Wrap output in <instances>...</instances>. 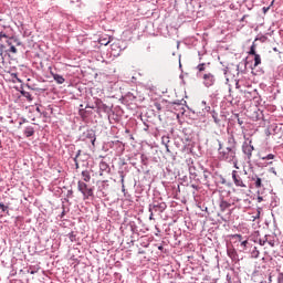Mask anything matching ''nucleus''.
Masks as SVG:
<instances>
[{
  "label": "nucleus",
  "instance_id": "cd10ccee",
  "mask_svg": "<svg viewBox=\"0 0 283 283\" xmlns=\"http://www.w3.org/2000/svg\"><path fill=\"white\" fill-rule=\"evenodd\" d=\"M0 209H1L2 211H6V205L0 203Z\"/></svg>",
  "mask_w": 283,
  "mask_h": 283
},
{
  "label": "nucleus",
  "instance_id": "423d86ee",
  "mask_svg": "<svg viewBox=\"0 0 283 283\" xmlns=\"http://www.w3.org/2000/svg\"><path fill=\"white\" fill-rule=\"evenodd\" d=\"M166 209H167V203L159 202V203H154L153 207L149 209V211L163 213Z\"/></svg>",
  "mask_w": 283,
  "mask_h": 283
},
{
  "label": "nucleus",
  "instance_id": "72a5a7b5",
  "mask_svg": "<svg viewBox=\"0 0 283 283\" xmlns=\"http://www.w3.org/2000/svg\"><path fill=\"white\" fill-rule=\"evenodd\" d=\"M237 87H239V86H238V83H237Z\"/></svg>",
  "mask_w": 283,
  "mask_h": 283
},
{
  "label": "nucleus",
  "instance_id": "2eb2a0df",
  "mask_svg": "<svg viewBox=\"0 0 283 283\" xmlns=\"http://www.w3.org/2000/svg\"><path fill=\"white\" fill-rule=\"evenodd\" d=\"M87 138H91V143L94 146V143H96V137L94 136V132H88Z\"/></svg>",
  "mask_w": 283,
  "mask_h": 283
},
{
  "label": "nucleus",
  "instance_id": "f8f14e48",
  "mask_svg": "<svg viewBox=\"0 0 283 283\" xmlns=\"http://www.w3.org/2000/svg\"><path fill=\"white\" fill-rule=\"evenodd\" d=\"M229 207H231V203L227 202V201H221L220 202V210L224 211L226 209H229Z\"/></svg>",
  "mask_w": 283,
  "mask_h": 283
},
{
  "label": "nucleus",
  "instance_id": "b1692460",
  "mask_svg": "<svg viewBox=\"0 0 283 283\" xmlns=\"http://www.w3.org/2000/svg\"><path fill=\"white\" fill-rule=\"evenodd\" d=\"M28 273H30L31 275H34V273H36V270H32V268H30V269L28 270Z\"/></svg>",
  "mask_w": 283,
  "mask_h": 283
},
{
  "label": "nucleus",
  "instance_id": "f3484780",
  "mask_svg": "<svg viewBox=\"0 0 283 283\" xmlns=\"http://www.w3.org/2000/svg\"><path fill=\"white\" fill-rule=\"evenodd\" d=\"M249 54H250L251 56L258 55V53L255 52V44H252V45H251L250 51H249Z\"/></svg>",
  "mask_w": 283,
  "mask_h": 283
},
{
  "label": "nucleus",
  "instance_id": "f03ea898",
  "mask_svg": "<svg viewBox=\"0 0 283 283\" xmlns=\"http://www.w3.org/2000/svg\"><path fill=\"white\" fill-rule=\"evenodd\" d=\"M77 189L84 196V200H87V198L94 196V189L90 188L84 181L77 182Z\"/></svg>",
  "mask_w": 283,
  "mask_h": 283
},
{
  "label": "nucleus",
  "instance_id": "dca6fc26",
  "mask_svg": "<svg viewBox=\"0 0 283 283\" xmlns=\"http://www.w3.org/2000/svg\"><path fill=\"white\" fill-rule=\"evenodd\" d=\"M21 94H22V96H24V98H27L28 101H32V94H30V92L22 91Z\"/></svg>",
  "mask_w": 283,
  "mask_h": 283
},
{
  "label": "nucleus",
  "instance_id": "6e6552de",
  "mask_svg": "<svg viewBox=\"0 0 283 283\" xmlns=\"http://www.w3.org/2000/svg\"><path fill=\"white\" fill-rule=\"evenodd\" d=\"M52 76L57 85H63V83H65V77H63V75L52 73Z\"/></svg>",
  "mask_w": 283,
  "mask_h": 283
},
{
  "label": "nucleus",
  "instance_id": "2f4dec72",
  "mask_svg": "<svg viewBox=\"0 0 283 283\" xmlns=\"http://www.w3.org/2000/svg\"><path fill=\"white\" fill-rule=\"evenodd\" d=\"M239 125H242V122L239 119Z\"/></svg>",
  "mask_w": 283,
  "mask_h": 283
},
{
  "label": "nucleus",
  "instance_id": "f257e3e1",
  "mask_svg": "<svg viewBox=\"0 0 283 283\" xmlns=\"http://www.w3.org/2000/svg\"><path fill=\"white\" fill-rule=\"evenodd\" d=\"M219 158L224 163H231L238 158L235 154V147H222V144L219 145Z\"/></svg>",
  "mask_w": 283,
  "mask_h": 283
},
{
  "label": "nucleus",
  "instance_id": "c756f323",
  "mask_svg": "<svg viewBox=\"0 0 283 283\" xmlns=\"http://www.w3.org/2000/svg\"><path fill=\"white\" fill-rule=\"evenodd\" d=\"M158 249H159V251H163V245H160Z\"/></svg>",
  "mask_w": 283,
  "mask_h": 283
},
{
  "label": "nucleus",
  "instance_id": "0eeeda50",
  "mask_svg": "<svg viewBox=\"0 0 283 283\" xmlns=\"http://www.w3.org/2000/svg\"><path fill=\"white\" fill-rule=\"evenodd\" d=\"M233 238H237L239 242H241L242 251H247V247L249 244V240L242 241L241 234H234Z\"/></svg>",
  "mask_w": 283,
  "mask_h": 283
},
{
  "label": "nucleus",
  "instance_id": "4468645a",
  "mask_svg": "<svg viewBox=\"0 0 283 283\" xmlns=\"http://www.w3.org/2000/svg\"><path fill=\"white\" fill-rule=\"evenodd\" d=\"M228 255L229 258H231V260H235L238 258V253L235 252V250H228Z\"/></svg>",
  "mask_w": 283,
  "mask_h": 283
},
{
  "label": "nucleus",
  "instance_id": "ddd939ff",
  "mask_svg": "<svg viewBox=\"0 0 283 283\" xmlns=\"http://www.w3.org/2000/svg\"><path fill=\"white\" fill-rule=\"evenodd\" d=\"M262 63V57L260 54L254 55V67H258Z\"/></svg>",
  "mask_w": 283,
  "mask_h": 283
},
{
  "label": "nucleus",
  "instance_id": "20e7f679",
  "mask_svg": "<svg viewBox=\"0 0 283 283\" xmlns=\"http://www.w3.org/2000/svg\"><path fill=\"white\" fill-rule=\"evenodd\" d=\"M232 180H233L235 187L247 188V185L242 180V177H240V175H238L237 170L232 171Z\"/></svg>",
  "mask_w": 283,
  "mask_h": 283
},
{
  "label": "nucleus",
  "instance_id": "9d476101",
  "mask_svg": "<svg viewBox=\"0 0 283 283\" xmlns=\"http://www.w3.org/2000/svg\"><path fill=\"white\" fill-rule=\"evenodd\" d=\"M82 178L84 182H90L92 180V175H90L88 170L82 171Z\"/></svg>",
  "mask_w": 283,
  "mask_h": 283
},
{
  "label": "nucleus",
  "instance_id": "412c9836",
  "mask_svg": "<svg viewBox=\"0 0 283 283\" xmlns=\"http://www.w3.org/2000/svg\"><path fill=\"white\" fill-rule=\"evenodd\" d=\"M197 70H198L199 72H205V64H199V65L197 66Z\"/></svg>",
  "mask_w": 283,
  "mask_h": 283
},
{
  "label": "nucleus",
  "instance_id": "aec40b11",
  "mask_svg": "<svg viewBox=\"0 0 283 283\" xmlns=\"http://www.w3.org/2000/svg\"><path fill=\"white\" fill-rule=\"evenodd\" d=\"M9 52H12V54H17V46L11 45Z\"/></svg>",
  "mask_w": 283,
  "mask_h": 283
},
{
  "label": "nucleus",
  "instance_id": "473e14b6",
  "mask_svg": "<svg viewBox=\"0 0 283 283\" xmlns=\"http://www.w3.org/2000/svg\"><path fill=\"white\" fill-rule=\"evenodd\" d=\"M36 112H40V108H39V107L36 108Z\"/></svg>",
  "mask_w": 283,
  "mask_h": 283
},
{
  "label": "nucleus",
  "instance_id": "bb28decb",
  "mask_svg": "<svg viewBox=\"0 0 283 283\" xmlns=\"http://www.w3.org/2000/svg\"><path fill=\"white\" fill-rule=\"evenodd\" d=\"M256 200H258V202H263V201H264V198L259 196V197L256 198Z\"/></svg>",
  "mask_w": 283,
  "mask_h": 283
},
{
  "label": "nucleus",
  "instance_id": "39448f33",
  "mask_svg": "<svg viewBox=\"0 0 283 283\" xmlns=\"http://www.w3.org/2000/svg\"><path fill=\"white\" fill-rule=\"evenodd\" d=\"M213 83H216V77L213 76V74L207 73L203 75V84L206 85V87H211Z\"/></svg>",
  "mask_w": 283,
  "mask_h": 283
},
{
  "label": "nucleus",
  "instance_id": "a211bd4d",
  "mask_svg": "<svg viewBox=\"0 0 283 283\" xmlns=\"http://www.w3.org/2000/svg\"><path fill=\"white\" fill-rule=\"evenodd\" d=\"M274 158H275V155L269 154V155L265 156V157H261V160H273Z\"/></svg>",
  "mask_w": 283,
  "mask_h": 283
},
{
  "label": "nucleus",
  "instance_id": "6ab92c4d",
  "mask_svg": "<svg viewBox=\"0 0 283 283\" xmlns=\"http://www.w3.org/2000/svg\"><path fill=\"white\" fill-rule=\"evenodd\" d=\"M234 166V169H240V167L238 166V157L234 158V160L231 161Z\"/></svg>",
  "mask_w": 283,
  "mask_h": 283
},
{
  "label": "nucleus",
  "instance_id": "9b49d317",
  "mask_svg": "<svg viewBox=\"0 0 283 283\" xmlns=\"http://www.w3.org/2000/svg\"><path fill=\"white\" fill-rule=\"evenodd\" d=\"M252 180H255V184H254V185H255V188H256V189L262 188V178L255 176V177H252Z\"/></svg>",
  "mask_w": 283,
  "mask_h": 283
},
{
  "label": "nucleus",
  "instance_id": "a878e982",
  "mask_svg": "<svg viewBox=\"0 0 283 283\" xmlns=\"http://www.w3.org/2000/svg\"><path fill=\"white\" fill-rule=\"evenodd\" d=\"M0 39H8V35L6 33H0Z\"/></svg>",
  "mask_w": 283,
  "mask_h": 283
},
{
  "label": "nucleus",
  "instance_id": "5701e85b",
  "mask_svg": "<svg viewBox=\"0 0 283 283\" xmlns=\"http://www.w3.org/2000/svg\"><path fill=\"white\" fill-rule=\"evenodd\" d=\"M7 45H9L10 48H12V38H10L9 40H7Z\"/></svg>",
  "mask_w": 283,
  "mask_h": 283
},
{
  "label": "nucleus",
  "instance_id": "7ed1b4c3",
  "mask_svg": "<svg viewBox=\"0 0 283 283\" xmlns=\"http://www.w3.org/2000/svg\"><path fill=\"white\" fill-rule=\"evenodd\" d=\"M254 149L255 148L253 147V145H251V142L243 144L242 151L247 156L248 160H251Z\"/></svg>",
  "mask_w": 283,
  "mask_h": 283
},
{
  "label": "nucleus",
  "instance_id": "1a4fd4ad",
  "mask_svg": "<svg viewBox=\"0 0 283 283\" xmlns=\"http://www.w3.org/2000/svg\"><path fill=\"white\" fill-rule=\"evenodd\" d=\"M24 135L27 136V138H30V136H34V127L28 126L24 129Z\"/></svg>",
  "mask_w": 283,
  "mask_h": 283
},
{
  "label": "nucleus",
  "instance_id": "393cba45",
  "mask_svg": "<svg viewBox=\"0 0 283 283\" xmlns=\"http://www.w3.org/2000/svg\"><path fill=\"white\" fill-rule=\"evenodd\" d=\"M212 118H213V120H214V123H220V119H218V116L217 115H212Z\"/></svg>",
  "mask_w": 283,
  "mask_h": 283
},
{
  "label": "nucleus",
  "instance_id": "7c9ffc66",
  "mask_svg": "<svg viewBox=\"0 0 283 283\" xmlns=\"http://www.w3.org/2000/svg\"><path fill=\"white\" fill-rule=\"evenodd\" d=\"M271 277H272V276L270 275V276H269V281H270V282H272V279H271Z\"/></svg>",
  "mask_w": 283,
  "mask_h": 283
},
{
  "label": "nucleus",
  "instance_id": "4be33fe9",
  "mask_svg": "<svg viewBox=\"0 0 283 283\" xmlns=\"http://www.w3.org/2000/svg\"><path fill=\"white\" fill-rule=\"evenodd\" d=\"M277 283H283V273H279Z\"/></svg>",
  "mask_w": 283,
  "mask_h": 283
},
{
  "label": "nucleus",
  "instance_id": "c85d7f7f",
  "mask_svg": "<svg viewBox=\"0 0 283 283\" xmlns=\"http://www.w3.org/2000/svg\"><path fill=\"white\" fill-rule=\"evenodd\" d=\"M259 242H260L261 247H264V244H266L265 240H260Z\"/></svg>",
  "mask_w": 283,
  "mask_h": 283
}]
</instances>
